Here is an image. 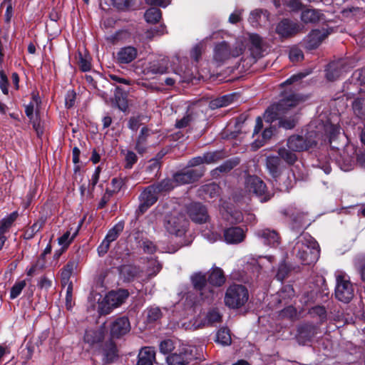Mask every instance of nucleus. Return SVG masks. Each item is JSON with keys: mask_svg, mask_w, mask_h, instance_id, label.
Here are the masks:
<instances>
[{"mask_svg": "<svg viewBox=\"0 0 365 365\" xmlns=\"http://www.w3.org/2000/svg\"><path fill=\"white\" fill-rule=\"evenodd\" d=\"M287 145L294 152L308 150L317 145L315 132L312 131L304 135H292L287 139Z\"/></svg>", "mask_w": 365, "mask_h": 365, "instance_id": "nucleus-7", "label": "nucleus"}, {"mask_svg": "<svg viewBox=\"0 0 365 365\" xmlns=\"http://www.w3.org/2000/svg\"><path fill=\"white\" fill-rule=\"evenodd\" d=\"M61 284L63 287L66 294V306H68V264H66L61 269Z\"/></svg>", "mask_w": 365, "mask_h": 365, "instance_id": "nucleus-49", "label": "nucleus"}, {"mask_svg": "<svg viewBox=\"0 0 365 365\" xmlns=\"http://www.w3.org/2000/svg\"><path fill=\"white\" fill-rule=\"evenodd\" d=\"M120 275L126 281L133 280L139 273V268L133 265H123L119 269Z\"/></svg>", "mask_w": 365, "mask_h": 365, "instance_id": "nucleus-37", "label": "nucleus"}, {"mask_svg": "<svg viewBox=\"0 0 365 365\" xmlns=\"http://www.w3.org/2000/svg\"><path fill=\"white\" fill-rule=\"evenodd\" d=\"M294 152V151H292V150H289V148L287 149L285 148H280L278 150V155H279L278 157L281 160L282 159L284 160L287 164L292 165L297 160V157Z\"/></svg>", "mask_w": 365, "mask_h": 365, "instance_id": "nucleus-41", "label": "nucleus"}, {"mask_svg": "<svg viewBox=\"0 0 365 365\" xmlns=\"http://www.w3.org/2000/svg\"><path fill=\"white\" fill-rule=\"evenodd\" d=\"M305 98L294 92L285 93L282 98L276 103L269 108L265 113L264 118L267 122L279 120V126L289 130L294 128L297 123V112L292 111L300 103L304 102Z\"/></svg>", "mask_w": 365, "mask_h": 365, "instance_id": "nucleus-1", "label": "nucleus"}, {"mask_svg": "<svg viewBox=\"0 0 365 365\" xmlns=\"http://www.w3.org/2000/svg\"><path fill=\"white\" fill-rule=\"evenodd\" d=\"M168 71V59L166 58H158L150 61L144 69L146 75H162Z\"/></svg>", "mask_w": 365, "mask_h": 365, "instance_id": "nucleus-17", "label": "nucleus"}, {"mask_svg": "<svg viewBox=\"0 0 365 365\" xmlns=\"http://www.w3.org/2000/svg\"><path fill=\"white\" fill-rule=\"evenodd\" d=\"M76 61L82 71L86 72L91 69V57L84 48L82 50L78 49Z\"/></svg>", "mask_w": 365, "mask_h": 365, "instance_id": "nucleus-34", "label": "nucleus"}, {"mask_svg": "<svg viewBox=\"0 0 365 365\" xmlns=\"http://www.w3.org/2000/svg\"><path fill=\"white\" fill-rule=\"evenodd\" d=\"M129 293L126 289H118L110 292L106 297L113 308L120 306L128 297Z\"/></svg>", "mask_w": 365, "mask_h": 365, "instance_id": "nucleus-30", "label": "nucleus"}, {"mask_svg": "<svg viewBox=\"0 0 365 365\" xmlns=\"http://www.w3.org/2000/svg\"><path fill=\"white\" fill-rule=\"evenodd\" d=\"M152 185L154 187L155 190L158 194L161 192H170L176 186L173 178H165L161 180L160 182L153 184Z\"/></svg>", "mask_w": 365, "mask_h": 365, "instance_id": "nucleus-38", "label": "nucleus"}, {"mask_svg": "<svg viewBox=\"0 0 365 365\" xmlns=\"http://www.w3.org/2000/svg\"><path fill=\"white\" fill-rule=\"evenodd\" d=\"M269 13L267 10L257 9L251 11L248 21L254 27H257L262 22L268 21Z\"/></svg>", "mask_w": 365, "mask_h": 365, "instance_id": "nucleus-32", "label": "nucleus"}, {"mask_svg": "<svg viewBox=\"0 0 365 365\" xmlns=\"http://www.w3.org/2000/svg\"><path fill=\"white\" fill-rule=\"evenodd\" d=\"M114 5L120 10H126L133 6V0H113Z\"/></svg>", "mask_w": 365, "mask_h": 365, "instance_id": "nucleus-63", "label": "nucleus"}, {"mask_svg": "<svg viewBox=\"0 0 365 365\" xmlns=\"http://www.w3.org/2000/svg\"><path fill=\"white\" fill-rule=\"evenodd\" d=\"M58 243L61 247L55 252L53 255L54 259H58L68 248V231L64 232L63 235L58 239Z\"/></svg>", "mask_w": 365, "mask_h": 365, "instance_id": "nucleus-42", "label": "nucleus"}, {"mask_svg": "<svg viewBox=\"0 0 365 365\" xmlns=\"http://www.w3.org/2000/svg\"><path fill=\"white\" fill-rule=\"evenodd\" d=\"M309 314L312 317H318L321 322H324L327 319V311L323 306H315L309 310Z\"/></svg>", "mask_w": 365, "mask_h": 365, "instance_id": "nucleus-52", "label": "nucleus"}, {"mask_svg": "<svg viewBox=\"0 0 365 365\" xmlns=\"http://www.w3.org/2000/svg\"><path fill=\"white\" fill-rule=\"evenodd\" d=\"M141 247L148 254H153L156 251V247L154 243L148 240L142 242Z\"/></svg>", "mask_w": 365, "mask_h": 365, "instance_id": "nucleus-64", "label": "nucleus"}, {"mask_svg": "<svg viewBox=\"0 0 365 365\" xmlns=\"http://www.w3.org/2000/svg\"><path fill=\"white\" fill-rule=\"evenodd\" d=\"M249 299L247 289L242 284H232L226 290L225 304L231 309H238L245 304Z\"/></svg>", "mask_w": 365, "mask_h": 365, "instance_id": "nucleus-4", "label": "nucleus"}, {"mask_svg": "<svg viewBox=\"0 0 365 365\" xmlns=\"http://www.w3.org/2000/svg\"><path fill=\"white\" fill-rule=\"evenodd\" d=\"M328 35L329 33L324 29L312 30L305 39L306 48L309 50L317 48Z\"/></svg>", "mask_w": 365, "mask_h": 365, "instance_id": "nucleus-19", "label": "nucleus"}, {"mask_svg": "<svg viewBox=\"0 0 365 365\" xmlns=\"http://www.w3.org/2000/svg\"><path fill=\"white\" fill-rule=\"evenodd\" d=\"M329 143V160L334 161L341 170H351L355 165L356 148L353 144L348 143L347 138L341 134L339 128L335 125L330 128Z\"/></svg>", "mask_w": 365, "mask_h": 365, "instance_id": "nucleus-2", "label": "nucleus"}, {"mask_svg": "<svg viewBox=\"0 0 365 365\" xmlns=\"http://www.w3.org/2000/svg\"><path fill=\"white\" fill-rule=\"evenodd\" d=\"M203 171L200 169H187L175 173L173 176L176 186L194 182L201 178Z\"/></svg>", "mask_w": 365, "mask_h": 365, "instance_id": "nucleus-14", "label": "nucleus"}, {"mask_svg": "<svg viewBox=\"0 0 365 365\" xmlns=\"http://www.w3.org/2000/svg\"><path fill=\"white\" fill-rule=\"evenodd\" d=\"M346 61L339 59L331 62L326 69V77L327 80L334 81L339 78L344 72L347 71Z\"/></svg>", "mask_w": 365, "mask_h": 365, "instance_id": "nucleus-16", "label": "nucleus"}, {"mask_svg": "<svg viewBox=\"0 0 365 365\" xmlns=\"http://www.w3.org/2000/svg\"><path fill=\"white\" fill-rule=\"evenodd\" d=\"M91 296L94 298V300L97 301V304H91V307L94 310H97L99 316L108 314L113 309V307L108 301H107V298L106 297L102 299V296L98 293H92Z\"/></svg>", "mask_w": 365, "mask_h": 365, "instance_id": "nucleus-24", "label": "nucleus"}, {"mask_svg": "<svg viewBox=\"0 0 365 365\" xmlns=\"http://www.w3.org/2000/svg\"><path fill=\"white\" fill-rule=\"evenodd\" d=\"M138 55L137 49L131 46L121 48L116 54V58L119 63L127 64L132 62Z\"/></svg>", "mask_w": 365, "mask_h": 365, "instance_id": "nucleus-25", "label": "nucleus"}, {"mask_svg": "<svg viewBox=\"0 0 365 365\" xmlns=\"http://www.w3.org/2000/svg\"><path fill=\"white\" fill-rule=\"evenodd\" d=\"M124 228V222H119L115 224L111 229H110L105 237L108 242L111 243L115 241L119 236V235L123 232Z\"/></svg>", "mask_w": 365, "mask_h": 365, "instance_id": "nucleus-43", "label": "nucleus"}, {"mask_svg": "<svg viewBox=\"0 0 365 365\" xmlns=\"http://www.w3.org/2000/svg\"><path fill=\"white\" fill-rule=\"evenodd\" d=\"M216 342L222 346L230 345L232 342L230 330L227 328H221L216 334Z\"/></svg>", "mask_w": 365, "mask_h": 365, "instance_id": "nucleus-44", "label": "nucleus"}, {"mask_svg": "<svg viewBox=\"0 0 365 365\" xmlns=\"http://www.w3.org/2000/svg\"><path fill=\"white\" fill-rule=\"evenodd\" d=\"M240 163V160L238 158L229 159L225 161L222 165L216 168L212 172L213 175L219 173H227L233 169L235 166H237Z\"/></svg>", "mask_w": 365, "mask_h": 365, "instance_id": "nucleus-47", "label": "nucleus"}, {"mask_svg": "<svg viewBox=\"0 0 365 365\" xmlns=\"http://www.w3.org/2000/svg\"><path fill=\"white\" fill-rule=\"evenodd\" d=\"M243 215L240 211L235 210L231 212L227 220L231 224H237L243 221Z\"/></svg>", "mask_w": 365, "mask_h": 365, "instance_id": "nucleus-58", "label": "nucleus"}, {"mask_svg": "<svg viewBox=\"0 0 365 365\" xmlns=\"http://www.w3.org/2000/svg\"><path fill=\"white\" fill-rule=\"evenodd\" d=\"M324 158H326V155L321 154L318 158L317 165L322 169L326 174H329L331 171L329 162L324 161Z\"/></svg>", "mask_w": 365, "mask_h": 365, "instance_id": "nucleus-62", "label": "nucleus"}, {"mask_svg": "<svg viewBox=\"0 0 365 365\" xmlns=\"http://www.w3.org/2000/svg\"><path fill=\"white\" fill-rule=\"evenodd\" d=\"M162 317V312L159 307H151L147 310V317L149 322H153Z\"/></svg>", "mask_w": 365, "mask_h": 365, "instance_id": "nucleus-55", "label": "nucleus"}, {"mask_svg": "<svg viewBox=\"0 0 365 365\" xmlns=\"http://www.w3.org/2000/svg\"><path fill=\"white\" fill-rule=\"evenodd\" d=\"M301 19L305 24H316L324 20V15L319 10L307 9L302 12Z\"/></svg>", "mask_w": 365, "mask_h": 365, "instance_id": "nucleus-29", "label": "nucleus"}, {"mask_svg": "<svg viewBox=\"0 0 365 365\" xmlns=\"http://www.w3.org/2000/svg\"><path fill=\"white\" fill-rule=\"evenodd\" d=\"M148 121L149 118L148 116L143 115H138L132 116L129 118L128 122V128L133 132H136L140 126L143 123V120Z\"/></svg>", "mask_w": 365, "mask_h": 365, "instance_id": "nucleus-46", "label": "nucleus"}, {"mask_svg": "<svg viewBox=\"0 0 365 365\" xmlns=\"http://www.w3.org/2000/svg\"><path fill=\"white\" fill-rule=\"evenodd\" d=\"M335 297L344 303L349 302L354 297L353 285L343 273H338L336 276Z\"/></svg>", "mask_w": 365, "mask_h": 365, "instance_id": "nucleus-10", "label": "nucleus"}, {"mask_svg": "<svg viewBox=\"0 0 365 365\" xmlns=\"http://www.w3.org/2000/svg\"><path fill=\"white\" fill-rule=\"evenodd\" d=\"M187 213L190 219L196 223H205L209 220L207 208L200 202L190 203L187 207Z\"/></svg>", "mask_w": 365, "mask_h": 365, "instance_id": "nucleus-15", "label": "nucleus"}, {"mask_svg": "<svg viewBox=\"0 0 365 365\" xmlns=\"http://www.w3.org/2000/svg\"><path fill=\"white\" fill-rule=\"evenodd\" d=\"M256 235L259 237L264 244L272 247H276L279 245L280 237L278 232L274 230L269 228H264L258 230L256 232Z\"/></svg>", "mask_w": 365, "mask_h": 365, "instance_id": "nucleus-21", "label": "nucleus"}, {"mask_svg": "<svg viewBox=\"0 0 365 365\" xmlns=\"http://www.w3.org/2000/svg\"><path fill=\"white\" fill-rule=\"evenodd\" d=\"M207 281L211 287H221L225 282V277L222 269L219 267L212 269L209 272Z\"/></svg>", "mask_w": 365, "mask_h": 365, "instance_id": "nucleus-33", "label": "nucleus"}, {"mask_svg": "<svg viewBox=\"0 0 365 365\" xmlns=\"http://www.w3.org/2000/svg\"><path fill=\"white\" fill-rule=\"evenodd\" d=\"M158 195L152 185L146 187L138 197L140 203L135 212L136 215L138 216L143 215L158 201Z\"/></svg>", "mask_w": 365, "mask_h": 365, "instance_id": "nucleus-11", "label": "nucleus"}, {"mask_svg": "<svg viewBox=\"0 0 365 365\" xmlns=\"http://www.w3.org/2000/svg\"><path fill=\"white\" fill-rule=\"evenodd\" d=\"M289 269L286 264L282 263L278 267L276 277L278 280L282 281L287 276Z\"/></svg>", "mask_w": 365, "mask_h": 365, "instance_id": "nucleus-59", "label": "nucleus"}, {"mask_svg": "<svg viewBox=\"0 0 365 365\" xmlns=\"http://www.w3.org/2000/svg\"><path fill=\"white\" fill-rule=\"evenodd\" d=\"M245 231L240 227H231L224 230L223 237L227 244H239L245 238Z\"/></svg>", "mask_w": 365, "mask_h": 365, "instance_id": "nucleus-20", "label": "nucleus"}, {"mask_svg": "<svg viewBox=\"0 0 365 365\" xmlns=\"http://www.w3.org/2000/svg\"><path fill=\"white\" fill-rule=\"evenodd\" d=\"M204 161L206 164L216 163L224 158L222 151L207 152L203 154Z\"/></svg>", "mask_w": 365, "mask_h": 365, "instance_id": "nucleus-51", "label": "nucleus"}, {"mask_svg": "<svg viewBox=\"0 0 365 365\" xmlns=\"http://www.w3.org/2000/svg\"><path fill=\"white\" fill-rule=\"evenodd\" d=\"M292 252L303 264H312L319 258V246L309 234L302 232L296 238Z\"/></svg>", "mask_w": 365, "mask_h": 365, "instance_id": "nucleus-3", "label": "nucleus"}, {"mask_svg": "<svg viewBox=\"0 0 365 365\" xmlns=\"http://www.w3.org/2000/svg\"><path fill=\"white\" fill-rule=\"evenodd\" d=\"M245 186L247 192L255 195L262 202H267L272 196V194L267 191L264 182L257 176H248L245 179Z\"/></svg>", "mask_w": 365, "mask_h": 365, "instance_id": "nucleus-9", "label": "nucleus"}, {"mask_svg": "<svg viewBox=\"0 0 365 365\" xmlns=\"http://www.w3.org/2000/svg\"><path fill=\"white\" fill-rule=\"evenodd\" d=\"M207 325L212 326L215 323H219L222 320V315L219 311L213 309L210 310L206 315Z\"/></svg>", "mask_w": 365, "mask_h": 365, "instance_id": "nucleus-53", "label": "nucleus"}, {"mask_svg": "<svg viewBox=\"0 0 365 365\" xmlns=\"http://www.w3.org/2000/svg\"><path fill=\"white\" fill-rule=\"evenodd\" d=\"M173 343L171 340L167 339L160 342L159 345V349L160 352L164 354H168L173 349Z\"/></svg>", "mask_w": 365, "mask_h": 365, "instance_id": "nucleus-61", "label": "nucleus"}, {"mask_svg": "<svg viewBox=\"0 0 365 365\" xmlns=\"http://www.w3.org/2000/svg\"><path fill=\"white\" fill-rule=\"evenodd\" d=\"M12 222L9 220V218L6 217L1 220V226H0V250L2 248L4 242L6 240V237L4 236V234L8 230V229L11 226Z\"/></svg>", "mask_w": 365, "mask_h": 365, "instance_id": "nucleus-54", "label": "nucleus"}, {"mask_svg": "<svg viewBox=\"0 0 365 365\" xmlns=\"http://www.w3.org/2000/svg\"><path fill=\"white\" fill-rule=\"evenodd\" d=\"M155 363V351L152 347L143 348L138 356L137 365H153Z\"/></svg>", "mask_w": 365, "mask_h": 365, "instance_id": "nucleus-28", "label": "nucleus"}, {"mask_svg": "<svg viewBox=\"0 0 365 365\" xmlns=\"http://www.w3.org/2000/svg\"><path fill=\"white\" fill-rule=\"evenodd\" d=\"M26 285V283L25 280L16 282L11 289L10 298L11 299H16L21 294Z\"/></svg>", "mask_w": 365, "mask_h": 365, "instance_id": "nucleus-56", "label": "nucleus"}, {"mask_svg": "<svg viewBox=\"0 0 365 365\" xmlns=\"http://www.w3.org/2000/svg\"><path fill=\"white\" fill-rule=\"evenodd\" d=\"M192 348H183L178 353L175 352L166 357L168 365H190L192 362L197 359Z\"/></svg>", "mask_w": 365, "mask_h": 365, "instance_id": "nucleus-13", "label": "nucleus"}, {"mask_svg": "<svg viewBox=\"0 0 365 365\" xmlns=\"http://www.w3.org/2000/svg\"><path fill=\"white\" fill-rule=\"evenodd\" d=\"M351 106L354 114L359 119L365 120V98H356Z\"/></svg>", "mask_w": 365, "mask_h": 365, "instance_id": "nucleus-36", "label": "nucleus"}, {"mask_svg": "<svg viewBox=\"0 0 365 365\" xmlns=\"http://www.w3.org/2000/svg\"><path fill=\"white\" fill-rule=\"evenodd\" d=\"M130 330V324L128 319L122 317L116 319L111 324L110 334L113 338L118 339Z\"/></svg>", "mask_w": 365, "mask_h": 365, "instance_id": "nucleus-18", "label": "nucleus"}, {"mask_svg": "<svg viewBox=\"0 0 365 365\" xmlns=\"http://www.w3.org/2000/svg\"><path fill=\"white\" fill-rule=\"evenodd\" d=\"M44 223L45 222L42 219L37 220L32 225V226L29 227L24 231V238L27 240H31L35 235L42 229Z\"/></svg>", "mask_w": 365, "mask_h": 365, "instance_id": "nucleus-39", "label": "nucleus"}, {"mask_svg": "<svg viewBox=\"0 0 365 365\" xmlns=\"http://www.w3.org/2000/svg\"><path fill=\"white\" fill-rule=\"evenodd\" d=\"M113 103L121 111H126L128 108V91H124L120 86H116Z\"/></svg>", "mask_w": 365, "mask_h": 365, "instance_id": "nucleus-27", "label": "nucleus"}, {"mask_svg": "<svg viewBox=\"0 0 365 365\" xmlns=\"http://www.w3.org/2000/svg\"><path fill=\"white\" fill-rule=\"evenodd\" d=\"M232 96L225 95L211 101L210 106L212 109H216L218 108L225 107L230 105L232 102Z\"/></svg>", "mask_w": 365, "mask_h": 365, "instance_id": "nucleus-45", "label": "nucleus"}, {"mask_svg": "<svg viewBox=\"0 0 365 365\" xmlns=\"http://www.w3.org/2000/svg\"><path fill=\"white\" fill-rule=\"evenodd\" d=\"M266 166L270 175L277 181L282 174V163L278 156H268L266 159Z\"/></svg>", "mask_w": 365, "mask_h": 365, "instance_id": "nucleus-26", "label": "nucleus"}, {"mask_svg": "<svg viewBox=\"0 0 365 365\" xmlns=\"http://www.w3.org/2000/svg\"><path fill=\"white\" fill-rule=\"evenodd\" d=\"M138 157L133 151H128L125 155V168L130 169L133 165L137 162Z\"/></svg>", "mask_w": 365, "mask_h": 365, "instance_id": "nucleus-57", "label": "nucleus"}, {"mask_svg": "<svg viewBox=\"0 0 365 365\" xmlns=\"http://www.w3.org/2000/svg\"><path fill=\"white\" fill-rule=\"evenodd\" d=\"M273 132L274 129L272 127L265 128L262 133V139H256L252 143V147L255 148V149H258L260 147L263 146L264 144L271 138V137L273 135Z\"/></svg>", "mask_w": 365, "mask_h": 365, "instance_id": "nucleus-48", "label": "nucleus"}, {"mask_svg": "<svg viewBox=\"0 0 365 365\" xmlns=\"http://www.w3.org/2000/svg\"><path fill=\"white\" fill-rule=\"evenodd\" d=\"M303 26L299 23L284 19L275 27V33L282 39L289 38L301 32Z\"/></svg>", "mask_w": 365, "mask_h": 365, "instance_id": "nucleus-12", "label": "nucleus"}, {"mask_svg": "<svg viewBox=\"0 0 365 365\" xmlns=\"http://www.w3.org/2000/svg\"><path fill=\"white\" fill-rule=\"evenodd\" d=\"M186 226L185 215L178 212H171L164 219V227L170 235L182 236L186 231Z\"/></svg>", "mask_w": 365, "mask_h": 365, "instance_id": "nucleus-8", "label": "nucleus"}, {"mask_svg": "<svg viewBox=\"0 0 365 365\" xmlns=\"http://www.w3.org/2000/svg\"><path fill=\"white\" fill-rule=\"evenodd\" d=\"M201 192L209 197L212 198L219 195L220 187L216 183H210L201 187Z\"/></svg>", "mask_w": 365, "mask_h": 365, "instance_id": "nucleus-50", "label": "nucleus"}, {"mask_svg": "<svg viewBox=\"0 0 365 365\" xmlns=\"http://www.w3.org/2000/svg\"><path fill=\"white\" fill-rule=\"evenodd\" d=\"M144 16L148 23L156 24L161 19L162 12L158 8L151 7L146 10Z\"/></svg>", "mask_w": 365, "mask_h": 365, "instance_id": "nucleus-40", "label": "nucleus"}, {"mask_svg": "<svg viewBox=\"0 0 365 365\" xmlns=\"http://www.w3.org/2000/svg\"><path fill=\"white\" fill-rule=\"evenodd\" d=\"M105 333L103 327H99L96 329H88L85 333L84 341L91 345L98 344L104 339Z\"/></svg>", "mask_w": 365, "mask_h": 365, "instance_id": "nucleus-31", "label": "nucleus"}, {"mask_svg": "<svg viewBox=\"0 0 365 365\" xmlns=\"http://www.w3.org/2000/svg\"><path fill=\"white\" fill-rule=\"evenodd\" d=\"M244 46L242 43H236L233 45L222 41L215 46L214 50V59L220 63H223L231 58L240 56L244 51Z\"/></svg>", "mask_w": 365, "mask_h": 365, "instance_id": "nucleus-5", "label": "nucleus"}, {"mask_svg": "<svg viewBox=\"0 0 365 365\" xmlns=\"http://www.w3.org/2000/svg\"><path fill=\"white\" fill-rule=\"evenodd\" d=\"M102 356L103 365L114 363L118 359V349L115 344L112 340H108L103 346Z\"/></svg>", "mask_w": 365, "mask_h": 365, "instance_id": "nucleus-22", "label": "nucleus"}, {"mask_svg": "<svg viewBox=\"0 0 365 365\" xmlns=\"http://www.w3.org/2000/svg\"><path fill=\"white\" fill-rule=\"evenodd\" d=\"M280 315L282 317L294 319L297 317V309L292 306H289L282 310Z\"/></svg>", "mask_w": 365, "mask_h": 365, "instance_id": "nucleus-60", "label": "nucleus"}, {"mask_svg": "<svg viewBox=\"0 0 365 365\" xmlns=\"http://www.w3.org/2000/svg\"><path fill=\"white\" fill-rule=\"evenodd\" d=\"M190 280L194 289L199 293L202 300L210 302L214 299L215 290L209 284L205 274L195 272L191 275Z\"/></svg>", "mask_w": 365, "mask_h": 365, "instance_id": "nucleus-6", "label": "nucleus"}, {"mask_svg": "<svg viewBox=\"0 0 365 365\" xmlns=\"http://www.w3.org/2000/svg\"><path fill=\"white\" fill-rule=\"evenodd\" d=\"M294 177V174L290 171H287L285 174H281L280 177L277 178L279 180L278 189L282 192H289V190L293 187L294 180L292 178Z\"/></svg>", "mask_w": 365, "mask_h": 365, "instance_id": "nucleus-35", "label": "nucleus"}, {"mask_svg": "<svg viewBox=\"0 0 365 365\" xmlns=\"http://www.w3.org/2000/svg\"><path fill=\"white\" fill-rule=\"evenodd\" d=\"M316 327L311 324H304L298 328V334L297 336L299 344L305 345L311 341L316 334Z\"/></svg>", "mask_w": 365, "mask_h": 365, "instance_id": "nucleus-23", "label": "nucleus"}]
</instances>
